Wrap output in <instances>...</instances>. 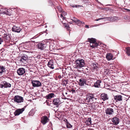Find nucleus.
<instances>
[{"instance_id": "obj_1", "label": "nucleus", "mask_w": 130, "mask_h": 130, "mask_svg": "<svg viewBox=\"0 0 130 130\" xmlns=\"http://www.w3.org/2000/svg\"><path fill=\"white\" fill-rule=\"evenodd\" d=\"M74 64H75L74 68L77 69H79L85 65L84 60L82 59H76Z\"/></svg>"}, {"instance_id": "obj_2", "label": "nucleus", "mask_w": 130, "mask_h": 130, "mask_svg": "<svg viewBox=\"0 0 130 130\" xmlns=\"http://www.w3.org/2000/svg\"><path fill=\"white\" fill-rule=\"evenodd\" d=\"M11 86V84L6 81H2L0 84V87L2 88H10Z\"/></svg>"}, {"instance_id": "obj_3", "label": "nucleus", "mask_w": 130, "mask_h": 130, "mask_svg": "<svg viewBox=\"0 0 130 130\" xmlns=\"http://www.w3.org/2000/svg\"><path fill=\"white\" fill-rule=\"evenodd\" d=\"M13 100L14 101L17 103L22 102L24 101V99L22 97L18 95L15 96Z\"/></svg>"}, {"instance_id": "obj_4", "label": "nucleus", "mask_w": 130, "mask_h": 130, "mask_svg": "<svg viewBox=\"0 0 130 130\" xmlns=\"http://www.w3.org/2000/svg\"><path fill=\"white\" fill-rule=\"evenodd\" d=\"M49 120L47 117L44 116L41 117V123L44 125L49 121Z\"/></svg>"}, {"instance_id": "obj_5", "label": "nucleus", "mask_w": 130, "mask_h": 130, "mask_svg": "<svg viewBox=\"0 0 130 130\" xmlns=\"http://www.w3.org/2000/svg\"><path fill=\"white\" fill-rule=\"evenodd\" d=\"M105 112L107 115H112L114 113V111L113 109L108 108L105 110Z\"/></svg>"}, {"instance_id": "obj_6", "label": "nucleus", "mask_w": 130, "mask_h": 130, "mask_svg": "<svg viewBox=\"0 0 130 130\" xmlns=\"http://www.w3.org/2000/svg\"><path fill=\"white\" fill-rule=\"evenodd\" d=\"M113 124L114 125H117L119 123L120 120L119 118L116 117H115L111 119Z\"/></svg>"}, {"instance_id": "obj_7", "label": "nucleus", "mask_w": 130, "mask_h": 130, "mask_svg": "<svg viewBox=\"0 0 130 130\" xmlns=\"http://www.w3.org/2000/svg\"><path fill=\"white\" fill-rule=\"evenodd\" d=\"M24 110V107L21 109H17L14 112V115L15 116L19 115L20 114L22 113Z\"/></svg>"}, {"instance_id": "obj_8", "label": "nucleus", "mask_w": 130, "mask_h": 130, "mask_svg": "<svg viewBox=\"0 0 130 130\" xmlns=\"http://www.w3.org/2000/svg\"><path fill=\"white\" fill-rule=\"evenodd\" d=\"M31 83L34 87H38L41 86V83L39 81L33 80L31 81Z\"/></svg>"}, {"instance_id": "obj_9", "label": "nucleus", "mask_w": 130, "mask_h": 130, "mask_svg": "<svg viewBox=\"0 0 130 130\" xmlns=\"http://www.w3.org/2000/svg\"><path fill=\"white\" fill-rule=\"evenodd\" d=\"M12 30L13 31L19 33L22 30V29L19 27L14 26L12 28Z\"/></svg>"}, {"instance_id": "obj_10", "label": "nucleus", "mask_w": 130, "mask_h": 130, "mask_svg": "<svg viewBox=\"0 0 130 130\" xmlns=\"http://www.w3.org/2000/svg\"><path fill=\"white\" fill-rule=\"evenodd\" d=\"M17 72L19 75H22L25 72V69L23 68H19L17 70Z\"/></svg>"}, {"instance_id": "obj_11", "label": "nucleus", "mask_w": 130, "mask_h": 130, "mask_svg": "<svg viewBox=\"0 0 130 130\" xmlns=\"http://www.w3.org/2000/svg\"><path fill=\"white\" fill-rule=\"evenodd\" d=\"M98 64L96 63H92L90 65V68L92 70V71H93L94 70L98 68Z\"/></svg>"}, {"instance_id": "obj_12", "label": "nucleus", "mask_w": 130, "mask_h": 130, "mask_svg": "<svg viewBox=\"0 0 130 130\" xmlns=\"http://www.w3.org/2000/svg\"><path fill=\"white\" fill-rule=\"evenodd\" d=\"M47 66L51 69H53L54 68L53 60H50L48 62Z\"/></svg>"}, {"instance_id": "obj_13", "label": "nucleus", "mask_w": 130, "mask_h": 130, "mask_svg": "<svg viewBox=\"0 0 130 130\" xmlns=\"http://www.w3.org/2000/svg\"><path fill=\"white\" fill-rule=\"evenodd\" d=\"M53 104L56 105V107H58L60 103V101L59 99H54L53 101Z\"/></svg>"}, {"instance_id": "obj_14", "label": "nucleus", "mask_w": 130, "mask_h": 130, "mask_svg": "<svg viewBox=\"0 0 130 130\" xmlns=\"http://www.w3.org/2000/svg\"><path fill=\"white\" fill-rule=\"evenodd\" d=\"M11 35L8 33H6L4 34L3 38L5 39L6 41H9L10 39Z\"/></svg>"}, {"instance_id": "obj_15", "label": "nucleus", "mask_w": 130, "mask_h": 130, "mask_svg": "<svg viewBox=\"0 0 130 130\" xmlns=\"http://www.w3.org/2000/svg\"><path fill=\"white\" fill-rule=\"evenodd\" d=\"M74 22H75L76 24H78V25H80V24H84V23L83 22H81L78 19L74 17L73 18V19H71Z\"/></svg>"}, {"instance_id": "obj_16", "label": "nucleus", "mask_w": 130, "mask_h": 130, "mask_svg": "<svg viewBox=\"0 0 130 130\" xmlns=\"http://www.w3.org/2000/svg\"><path fill=\"white\" fill-rule=\"evenodd\" d=\"M101 99L104 101L108 99L107 94L104 93H102L101 95Z\"/></svg>"}, {"instance_id": "obj_17", "label": "nucleus", "mask_w": 130, "mask_h": 130, "mask_svg": "<svg viewBox=\"0 0 130 130\" xmlns=\"http://www.w3.org/2000/svg\"><path fill=\"white\" fill-rule=\"evenodd\" d=\"M43 87H42V90H41V91L42 92L41 93V94L42 95V96L44 97V98H45L46 99V96H47V93L46 91L44 90V88H46V86H43Z\"/></svg>"}, {"instance_id": "obj_18", "label": "nucleus", "mask_w": 130, "mask_h": 130, "mask_svg": "<svg viewBox=\"0 0 130 130\" xmlns=\"http://www.w3.org/2000/svg\"><path fill=\"white\" fill-rule=\"evenodd\" d=\"M27 56L26 55H24L22 56L21 59L20 60V62L21 63H24L27 59Z\"/></svg>"}, {"instance_id": "obj_19", "label": "nucleus", "mask_w": 130, "mask_h": 130, "mask_svg": "<svg viewBox=\"0 0 130 130\" xmlns=\"http://www.w3.org/2000/svg\"><path fill=\"white\" fill-rule=\"evenodd\" d=\"M114 99L116 102H118L122 100V96L121 95H117L114 96Z\"/></svg>"}, {"instance_id": "obj_20", "label": "nucleus", "mask_w": 130, "mask_h": 130, "mask_svg": "<svg viewBox=\"0 0 130 130\" xmlns=\"http://www.w3.org/2000/svg\"><path fill=\"white\" fill-rule=\"evenodd\" d=\"M106 58L108 60L113 59V56L111 53H108L106 54Z\"/></svg>"}, {"instance_id": "obj_21", "label": "nucleus", "mask_w": 130, "mask_h": 130, "mask_svg": "<svg viewBox=\"0 0 130 130\" xmlns=\"http://www.w3.org/2000/svg\"><path fill=\"white\" fill-rule=\"evenodd\" d=\"M5 67L3 66L0 65V75H1L6 72Z\"/></svg>"}, {"instance_id": "obj_22", "label": "nucleus", "mask_w": 130, "mask_h": 130, "mask_svg": "<svg viewBox=\"0 0 130 130\" xmlns=\"http://www.w3.org/2000/svg\"><path fill=\"white\" fill-rule=\"evenodd\" d=\"M79 85L81 86L84 85V84H86V81L85 79L83 78H80L79 79Z\"/></svg>"}, {"instance_id": "obj_23", "label": "nucleus", "mask_w": 130, "mask_h": 130, "mask_svg": "<svg viewBox=\"0 0 130 130\" xmlns=\"http://www.w3.org/2000/svg\"><path fill=\"white\" fill-rule=\"evenodd\" d=\"M101 80H98L94 83V86L96 88H99L100 87V84L101 83Z\"/></svg>"}, {"instance_id": "obj_24", "label": "nucleus", "mask_w": 130, "mask_h": 130, "mask_svg": "<svg viewBox=\"0 0 130 130\" xmlns=\"http://www.w3.org/2000/svg\"><path fill=\"white\" fill-rule=\"evenodd\" d=\"M43 41H42V43H41V53L43 52V51H45V48L47 46V44L46 43H43Z\"/></svg>"}, {"instance_id": "obj_25", "label": "nucleus", "mask_w": 130, "mask_h": 130, "mask_svg": "<svg viewBox=\"0 0 130 130\" xmlns=\"http://www.w3.org/2000/svg\"><path fill=\"white\" fill-rule=\"evenodd\" d=\"M88 40L90 43V44H93L96 42V39L93 38H88Z\"/></svg>"}, {"instance_id": "obj_26", "label": "nucleus", "mask_w": 130, "mask_h": 130, "mask_svg": "<svg viewBox=\"0 0 130 130\" xmlns=\"http://www.w3.org/2000/svg\"><path fill=\"white\" fill-rule=\"evenodd\" d=\"M55 95L54 93H50L47 94V96H46V99H50L51 98L54 97Z\"/></svg>"}, {"instance_id": "obj_27", "label": "nucleus", "mask_w": 130, "mask_h": 130, "mask_svg": "<svg viewBox=\"0 0 130 130\" xmlns=\"http://www.w3.org/2000/svg\"><path fill=\"white\" fill-rule=\"evenodd\" d=\"M85 123L86 125H89L91 124V118H89L86 121Z\"/></svg>"}, {"instance_id": "obj_28", "label": "nucleus", "mask_w": 130, "mask_h": 130, "mask_svg": "<svg viewBox=\"0 0 130 130\" xmlns=\"http://www.w3.org/2000/svg\"><path fill=\"white\" fill-rule=\"evenodd\" d=\"M88 98L89 100L90 99H96L95 98H94V95L91 93H89L88 94V98L87 99H88Z\"/></svg>"}, {"instance_id": "obj_29", "label": "nucleus", "mask_w": 130, "mask_h": 130, "mask_svg": "<svg viewBox=\"0 0 130 130\" xmlns=\"http://www.w3.org/2000/svg\"><path fill=\"white\" fill-rule=\"evenodd\" d=\"M98 45L99 43L96 42L93 44L91 43L90 44V47L93 48H95V47L98 46Z\"/></svg>"}, {"instance_id": "obj_30", "label": "nucleus", "mask_w": 130, "mask_h": 130, "mask_svg": "<svg viewBox=\"0 0 130 130\" xmlns=\"http://www.w3.org/2000/svg\"><path fill=\"white\" fill-rule=\"evenodd\" d=\"M7 9L6 8H2L0 10V13L3 14H6Z\"/></svg>"}, {"instance_id": "obj_31", "label": "nucleus", "mask_w": 130, "mask_h": 130, "mask_svg": "<svg viewBox=\"0 0 130 130\" xmlns=\"http://www.w3.org/2000/svg\"><path fill=\"white\" fill-rule=\"evenodd\" d=\"M41 53V62H43L44 61H45V60H43V59H45L44 57H45V55H46L45 53Z\"/></svg>"}, {"instance_id": "obj_32", "label": "nucleus", "mask_w": 130, "mask_h": 130, "mask_svg": "<svg viewBox=\"0 0 130 130\" xmlns=\"http://www.w3.org/2000/svg\"><path fill=\"white\" fill-rule=\"evenodd\" d=\"M66 121L67 123V128H71L72 127V126L71 125L69 122H68L67 119H66Z\"/></svg>"}, {"instance_id": "obj_33", "label": "nucleus", "mask_w": 130, "mask_h": 130, "mask_svg": "<svg viewBox=\"0 0 130 130\" xmlns=\"http://www.w3.org/2000/svg\"><path fill=\"white\" fill-rule=\"evenodd\" d=\"M70 6L73 8H77V7H82L83 6L80 5H77L71 4L70 5Z\"/></svg>"}, {"instance_id": "obj_34", "label": "nucleus", "mask_w": 130, "mask_h": 130, "mask_svg": "<svg viewBox=\"0 0 130 130\" xmlns=\"http://www.w3.org/2000/svg\"><path fill=\"white\" fill-rule=\"evenodd\" d=\"M126 52L128 56H130V47H128L126 48Z\"/></svg>"}, {"instance_id": "obj_35", "label": "nucleus", "mask_w": 130, "mask_h": 130, "mask_svg": "<svg viewBox=\"0 0 130 130\" xmlns=\"http://www.w3.org/2000/svg\"><path fill=\"white\" fill-rule=\"evenodd\" d=\"M42 71L45 72H47V70L45 69L44 66L41 67V74L42 73Z\"/></svg>"}, {"instance_id": "obj_36", "label": "nucleus", "mask_w": 130, "mask_h": 130, "mask_svg": "<svg viewBox=\"0 0 130 130\" xmlns=\"http://www.w3.org/2000/svg\"><path fill=\"white\" fill-rule=\"evenodd\" d=\"M11 12L10 10L7 9L6 12V14L8 15H10L11 14Z\"/></svg>"}, {"instance_id": "obj_37", "label": "nucleus", "mask_w": 130, "mask_h": 130, "mask_svg": "<svg viewBox=\"0 0 130 130\" xmlns=\"http://www.w3.org/2000/svg\"><path fill=\"white\" fill-rule=\"evenodd\" d=\"M68 79L64 80L63 81L62 84L63 85L66 86L68 84Z\"/></svg>"}, {"instance_id": "obj_38", "label": "nucleus", "mask_w": 130, "mask_h": 130, "mask_svg": "<svg viewBox=\"0 0 130 130\" xmlns=\"http://www.w3.org/2000/svg\"><path fill=\"white\" fill-rule=\"evenodd\" d=\"M34 111L33 109L31 110L29 113V115L30 116H32L34 114Z\"/></svg>"}, {"instance_id": "obj_39", "label": "nucleus", "mask_w": 130, "mask_h": 130, "mask_svg": "<svg viewBox=\"0 0 130 130\" xmlns=\"http://www.w3.org/2000/svg\"><path fill=\"white\" fill-rule=\"evenodd\" d=\"M106 20H107L111 22H113L112 17H106Z\"/></svg>"}, {"instance_id": "obj_40", "label": "nucleus", "mask_w": 130, "mask_h": 130, "mask_svg": "<svg viewBox=\"0 0 130 130\" xmlns=\"http://www.w3.org/2000/svg\"><path fill=\"white\" fill-rule=\"evenodd\" d=\"M47 73L45 72L42 71V73L41 74V76H46Z\"/></svg>"}, {"instance_id": "obj_41", "label": "nucleus", "mask_w": 130, "mask_h": 130, "mask_svg": "<svg viewBox=\"0 0 130 130\" xmlns=\"http://www.w3.org/2000/svg\"><path fill=\"white\" fill-rule=\"evenodd\" d=\"M112 17L113 22L118 19V18L117 17Z\"/></svg>"}, {"instance_id": "obj_42", "label": "nucleus", "mask_w": 130, "mask_h": 130, "mask_svg": "<svg viewBox=\"0 0 130 130\" xmlns=\"http://www.w3.org/2000/svg\"><path fill=\"white\" fill-rule=\"evenodd\" d=\"M57 8L59 11H60V12H61L62 11V9L59 6V7L58 6L57 7Z\"/></svg>"}, {"instance_id": "obj_43", "label": "nucleus", "mask_w": 130, "mask_h": 130, "mask_svg": "<svg viewBox=\"0 0 130 130\" xmlns=\"http://www.w3.org/2000/svg\"><path fill=\"white\" fill-rule=\"evenodd\" d=\"M69 91L70 92H72V93H75V90L73 89H72L71 90H69Z\"/></svg>"}, {"instance_id": "obj_44", "label": "nucleus", "mask_w": 130, "mask_h": 130, "mask_svg": "<svg viewBox=\"0 0 130 130\" xmlns=\"http://www.w3.org/2000/svg\"><path fill=\"white\" fill-rule=\"evenodd\" d=\"M3 42V39L0 38V44H1Z\"/></svg>"}, {"instance_id": "obj_45", "label": "nucleus", "mask_w": 130, "mask_h": 130, "mask_svg": "<svg viewBox=\"0 0 130 130\" xmlns=\"http://www.w3.org/2000/svg\"><path fill=\"white\" fill-rule=\"evenodd\" d=\"M62 14L64 16L66 15L67 14V13L66 12L64 11L62 12Z\"/></svg>"}, {"instance_id": "obj_46", "label": "nucleus", "mask_w": 130, "mask_h": 130, "mask_svg": "<svg viewBox=\"0 0 130 130\" xmlns=\"http://www.w3.org/2000/svg\"><path fill=\"white\" fill-rule=\"evenodd\" d=\"M124 10H125V11L129 12L130 13V10H129V9H125V8H124Z\"/></svg>"}, {"instance_id": "obj_47", "label": "nucleus", "mask_w": 130, "mask_h": 130, "mask_svg": "<svg viewBox=\"0 0 130 130\" xmlns=\"http://www.w3.org/2000/svg\"><path fill=\"white\" fill-rule=\"evenodd\" d=\"M37 47L38 48L41 49V44H38L37 45Z\"/></svg>"}, {"instance_id": "obj_48", "label": "nucleus", "mask_w": 130, "mask_h": 130, "mask_svg": "<svg viewBox=\"0 0 130 130\" xmlns=\"http://www.w3.org/2000/svg\"><path fill=\"white\" fill-rule=\"evenodd\" d=\"M66 27H67V29L68 30H69V26L68 25H67L66 26Z\"/></svg>"}, {"instance_id": "obj_49", "label": "nucleus", "mask_w": 130, "mask_h": 130, "mask_svg": "<svg viewBox=\"0 0 130 130\" xmlns=\"http://www.w3.org/2000/svg\"><path fill=\"white\" fill-rule=\"evenodd\" d=\"M91 107L92 108H95V106L94 105H91Z\"/></svg>"}, {"instance_id": "obj_50", "label": "nucleus", "mask_w": 130, "mask_h": 130, "mask_svg": "<svg viewBox=\"0 0 130 130\" xmlns=\"http://www.w3.org/2000/svg\"><path fill=\"white\" fill-rule=\"evenodd\" d=\"M100 18V20H102V19H105V20H106V17H104V18Z\"/></svg>"}, {"instance_id": "obj_51", "label": "nucleus", "mask_w": 130, "mask_h": 130, "mask_svg": "<svg viewBox=\"0 0 130 130\" xmlns=\"http://www.w3.org/2000/svg\"><path fill=\"white\" fill-rule=\"evenodd\" d=\"M47 100H46V102L47 104L48 105H50L49 104V103L48 102H47Z\"/></svg>"}, {"instance_id": "obj_52", "label": "nucleus", "mask_w": 130, "mask_h": 130, "mask_svg": "<svg viewBox=\"0 0 130 130\" xmlns=\"http://www.w3.org/2000/svg\"><path fill=\"white\" fill-rule=\"evenodd\" d=\"M61 78V75H59L58 76V78L60 79Z\"/></svg>"}, {"instance_id": "obj_53", "label": "nucleus", "mask_w": 130, "mask_h": 130, "mask_svg": "<svg viewBox=\"0 0 130 130\" xmlns=\"http://www.w3.org/2000/svg\"><path fill=\"white\" fill-rule=\"evenodd\" d=\"M85 27L87 28H89V26L88 25H86Z\"/></svg>"}, {"instance_id": "obj_54", "label": "nucleus", "mask_w": 130, "mask_h": 130, "mask_svg": "<svg viewBox=\"0 0 130 130\" xmlns=\"http://www.w3.org/2000/svg\"><path fill=\"white\" fill-rule=\"evenodd\" d=\"M100 18H99L98 19H96V20H95V21H98L99 20H100Z\"/></svg>"}, {"instance_id": "obj_55", "label": "nucleus", "mask_w": 130, "mask_h": 130, "mask_svg": "<svg viewBox=\"0 0 130 130\" xmlns=\"http://www.w3.org/2000/svg\"><path fill=\"white\" fill-rule=\"evenodd\" d=\"M63 14H61L60 17L61 18H62L63 17Z\"/></svg>"}, {"instance_id": "obj_56", "label": "nucleus", "mask_w": 130, "mask_h": 130, "mask_svg": "<svg viewBox=\"0 0 130 130\" xmlns=\"http://www.w3.org/2000/svg\"><path fill=\"white\" fill-rule=\"evenodd\" d=\"M64 98H62V99H67V98L66 97H65V96H64Z\"/></svg>"}, {"instance_id": "obj_57", "label": "nucleus", "mask_w": 130, "mask_h": 130, "mask_svg": "<svg viewBox=\"0 0 130 130\" xmlns=\"http://www.w3.org/2000/svg\"><path fill=\"white\" fill-rule=\"evenodd\" d=\"M62 18V19L63 20H64L65 19V18H64V17H63Z\"/></svg>"}, {"instance_id": "obj_58", "label": "nucleus", "mask_w": 130, "mask_h": 130, "mask_svg": "<svg viewBox=\"0 0 130 130\" xmlns=\"http://www.w3.org/2000/svg\"><path fill=\"white\" fill-rule=\"evenodd\" d=\"M72 23H73V22H70V23L71 24H72Z\"/></svg>"}, {"instance_id": "obj_59", "label": "nucleus", "mask_w": 130, "mask_h": 130, "mask_svg": "<svg viewBox=\"0 0 130 130\" xmlns=\"http://www.w3.org/2000/svg\"><path fill=\"white\" fill-rule=\"evenodd\" d=\"M65 94H66V95H67L68 94V93H67V92H66L65 93Z\"/></svg>"}, {"instance_id": "obj_60", "label": "nucleus", "mask_w": 130, "mask_h": 130, "mask_svg": "<svg viewBox=\"0 0 130 130\" xmlns=\"http://www.w3.org/2000/svg\"><path fill=\"white\" fill-rule=\"evenodd\" d=\"M86 130H92L91 129H88Z\"/></svg>"}, {"instance_id": "obj_61", "label": "nucleus", "mask_w": 130, "mask_h": 130, "mask_svg": "<svg viewBox=\"0 0 130 130\" xmlns=\"http://www.w3.org/2000/svg\"><path fill=\"white\" fill-rule=\"evenodd\" d=\"M46 31H47V30H46V31H44V32H46Z\"/></svg>"}, {"instance_id": "obj_62", "label": "nucleus", "mask_w": 130, "mask_h": 130, "mask_svg": "<svg viewBox=\"0 0 130 130\" xmlns=\"http://www.w3.org/2000/svg\"><path fill=\"white\" fill-rule=\"evenodd\" d=\"M43 33H42V32H41V35Z\"/></svg>"}, {"instance_id": "obj_63", "label": "nucleus", "mask_w": 130, "mask_h": 130, "mask_svg": "<svg viewBox=\"0 0 130 130\" xmlns=\"http://www.w3.org/2000/svg\"><path fill=\"white\" fill-rule=\"evenodd\" d=\"M46 27V26H45V27Z\"/></svg>"}, {"instance_id": "obj_64", "label": "nucleus", "mask_w": 130, "mask_h": 130, "mask_svg": "<svg viewBox=\"0 0 130 130\" xmlns=\"http://www.w3.org/2000/svg\"><path fill=\"white\" fill-rule=\"evenodd\" d=\"M46 27V26H45V27Z\"/></svg>"}]
</instances>
